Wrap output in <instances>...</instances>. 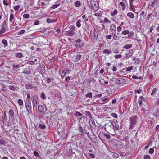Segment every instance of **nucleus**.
I'll list each match as a JSON object with an SVG mask.
<instances>
[{
	"label": "nucleus",
	"mask_w": 159,
	"mask_h": 159,
	"mask_svg": "<svg viewBox=\"0 0 159 159\" xmlns=\"http://www.w3.org/2000/svg\"><path fill=\"white\" fill-rule=\"evenodd\" d=\"M137 116L136 115H132L129 118V121L130 125L129 129H132L133 128L136 126L137 121Z\"/></svg>",
	"instance_id": "1"
},
{
	"label": "nucleus",
	"mask_w": 159,
	"mask_h": 159,
	"mask_svg": "<svg viewBox=\"0 0 159 159\" xmlns=\"http://www.w3.org/2000/svg\"><path fill=\"white\" fill-rule=\"evenodd\" d=\"M112 147L115 148L121 149L123 147V144L122 143L117 139H114L111 143Z\"/></svg>",
	"instance_id": "2"
},
{
	"label": "nucleus",
	"mask_w": 159,
	"mask_h": 159,
	"mask_svg": "<svg viewBox=\"0 0 159 159\" xmlns=\"http://www.w3.org/2000/svg\"><path fill=\"white\" fill-rule=\"evenodd\" d=\"M32 102L33 109L34 110V108H37V105L39 103L38 98L37 95L34 94L33 95Z\"/></svg>",
	"instance_id": "3"
},
{
	"label": "nucleus",
	"mask_w": 159,
	"mask_h": 159,
	"mask_svg": "<svg viewBox=\"0 0 159 159\" xmlns=\"http://www.w3.org/2000/svg\"><path fill=\"white\" fill-rule=\"evenodd\" d=\"M90 3L93 10L96 11L99 9V4L98 2L96 1H91Z\"/></svg>",
	"instance_id": "4"
},
{
	"label": "nucleus",
	"mask_w": 159,
	"mask_h": 159,
	"mask_svg": "<svg viewBox=\"0 0 159 159\" xmlns=\"http://www.w3.org/2000/svg\"><path fill=\"white\" fill-rule=\"evenodd\" d=\"M25 102L27 111L28 112L30 113L31 112V110L32 108L30 99L26 100L25 101Z\"/></svg>",
	"instance_id": "5"
},
{
	"label": "nucleus",
	"mask_w": 159,
	"mask_h": 159,
	"mask_svg": "<svg viewBox=\"0 0 159 159\" xmlns=\"http://www.w3.org/2000/svg\"><path fill=\"white\" fill-rule=\"evenodd\" d=\"M38 71L41 74L44 73L45 71V66L42 64H40L37 68Z\"/></svg>",
	"instance_id": "6"
},
{
	"label": "nucleus",
	"mask_w": 159,
	"mask_h": 159,
	"mask_svg": "<svg viewBox=\"0 0 159 159\" xmlns=\"http://www.w3.org/2000/svg\"><path fill=\"white\" fill-rule=\"evenodd\" d=\"M115 83L117 84H120L121 86H123L124 84H126L125 80L123 78L115 79Z\"/></svg>",
	"instance_id": "7"
},
{
	"label": "nucleus",
	"mask_w": 159,
	"mask_h": 159,
	"mask_svg": "<svg viewBox=\"0 0 159 159\" xmlns=\"http://www.w3.org/2000/svg\"><path fill=\"white\" fill-rule=\"evenodd\" d=\"M159 4V0H154L149 3L148 6L152 7H154Z\"/></svg>",
	"instance_id": "8"
},
{
	"label": "nucleus",
	"mask_w": 159,
	"mask_h": 159,
	"mask_svg": "<svg viewBox=\"0 0 159 159\" xmlns=\"http://www.w3.org/2000/svg\"><path fill=\"white\" fill-rule=\"evenodd\" d=\"M113 129L114 130H118L120 129V126L119 124L117 121H116L113 122Z\"/></svg>",
	"instance_id": "9"
},
{
	"label": "nucleus",
	"mask_w": 159,
	"mask_h": 159,
	"mask_svg": "<svg viewBox=\"0 0 159 159\" xmlns=\"http://www.w3.org/2000/svg\"><path fill=\"white\" fill-rule=\"evenodd\" d=\"M65 35L66 36H72L75 34V32L74 31L70 30L66 31L65 33Z\"/></svg>",
	"instance_id": "10"
},
{
	"label": "nucleus",
	"mask_w": 159,
	"mask_h": 159,
	"mask_svg": "<svg viewBox=\"0 0 159 159\" xmlns=\"http://www.w3.org/2000/svg\"><path fill=\"white\" fill-rule=\"evenodd\" d=\"M129 52L128 53H125V56L124 57V58L126 59H128L129 58L131 57L133 54V50H129Z\"/></svg>",
	"instance_id": "11"
},
{
	"label": "nucleus",
	"mask_w": 159,
	"mask_h": 159,
	"mask_svg": "<svg viewBox=\"0 0 159 159\" xmlns=\"http://www.w3.org/2000/svg\"><path fill=\"white\" fill-rule=\"evenodd\" d=\"M113 122H112L111 123V122H109V123H107V124H105L104 125V126H106V125H107V127L105 128V130L107 132V130H106V129H108V128H109L110 127V128H111V129H113Z\"/></svg>",
	"instance_id": "12"
},
{
	"label": "nucleus",
	"mask_w": 159,
	"mask_h": 159,
	"mask_svg": "<svg viewBox=\"0 0 159 159\" xmlns=\"http://www.w3.org/2000/svg\"><path fill=\"white\" fill-rule=\"evenodd\" d=\"M9 89L12 91H15L19 89V87L16 86V84L12 85L9 86Z\"/></svg>",
	"instance_id": "13"
},
{
	"label": "nucleus",
	"mask_w": 159,
	"mask_h": 159,
	"mask_svg": "<svg viewBox=\"0 0 159 159\" xmlns=\"http://www.w3.org/2000/svg\"><path fill=\"white\" fill-rule=\"evenodd\" d=\"M78 130L81 133L80 135L82 137H84L85 136L83 128L80 125L79 127Z\"/></svg>",
	"instance_id": "14"
},
{
	"label": "nucleus",
	"mask_w": 159,
	"mask_h": 159,
	"mask_svg": "<svg viewBox=\"0 0 159 159\" xmlns=\"http://www.w3.org/2000/svg\"><path fill=\"white\" fill-rule=\"evenodd\" d=\"M25 85L27 89H30L34 88V86L31 85L30 83L25 84Z\"/></svg>",
	"instance_id": "15"
},
{
	"label": "nucleus",
	"mask_w": 159,
	"mask_h": 159,
	"mask_svg": "<svg viewBox=\"0 0 159 159\" xmlns=\"http://www.w3.org/2000/svg\"><path fill=\"white\" fill-rule=\"evenodd\" d=\"M9 113L11 116V119L14 120V113L13 110L12 109H10Z\"/></svg>",
	"instance_id": "16"
},
{
	"label": "nucleus",
	"mask_w": 159,
	"mask_h": 159,
	"mask_svg": "<svg viewBox=\"0 0 159 159\" xmlns=\"http://www.w3.org/2000/svg\"><path fill=\"white\" fill-rule=\"evenodd\" d=\"M86 115L88 116L89 117V121H92L93 120L92 115L90 114V112L88 111H85Z\"/></svg>",
	"instance_id": "17"
},
{
	"label": "nucleus",
	"mask_w": 159,
	"mask_h": 159,
	"mask_svg": "<svg viewBox=\"0 0 159 159\" xmlns=\"http://www.w3.org/2000/svg\"><path fill=\"white\" fill-rule=\"evenodd\" d=\"M38 110L39 112H42L44 110V107L42 105H39L38 107Z\"/></svg>",
	"instance_id": "18"
},
{
	"label": "nucleus",
	"mask_w": 159,
	"mask_h": 159,
	"mask_svg": "<svg viewBox=\"0 0 159 159\" xmlns=\"http://www.w3.org/2000/svg\"><path fill=\"white\" fill-rule=\"evenodd\" d=\"M57 21L56 19L55 20H52L49 18H48L46 20L47 22L48 23H53V22H56Z\"/></svg>",
	"instance_id": "19"
},
{
	"label": "nucleus",
	"mask_w": 159,
	"mask_h": 159,
	"mask_svg": "<svg viewBox=\"0 0 159 159\" xmlns=\"http://www.w3.org/2000/svg\"><path fill=\"white\" fill-rule=\"evenodd\" d=\"M98 36V33L97 31H95L93 34V38L94 39H97Z\"/></svg>",
	"instance_id": "20"
},
{
	"label": "nucleus",
	"mask_w": 159,
	"mask_h": 159,
	"mask_svg": "<svg viewBox=\"0 0 159 159\" xmlns=\"http://www.w3.org/2000/svg\"><path fill=\"white\" fill-rule=\"evenodd\" d=\"M127 16L133 19L134 18V14L132 12H129L127 14Z\"/></svg>",
	"instance_id": "21"
},
{
	"label": "nucleus",
	"mask_w": 159,
	"mask_h": 159,
	"mask_svg": "<svg viewBox=\"0 0 159 159\" xmlns=\"http://www.w3.org/2000/svg\"><path fill=\"white\" fill-rule=\"evenodd\" d=\"M33 154L34 156L37 157L36 159H39L40 158L39 154L36 151H34V152Z\"/></svg>",
	"instance_id": "22"
},
{
	"label": "nucleus",
	"mask_w": 159,
	"mask_h": 159,
	"mask_svg": "<svg viewBox=\"0 0 159 159\" xmlns=\"http://www.w3.org/2000/svg\"><path fill=\"white\" fill-rule=\"evenodd\" d=\"M132 45L131 44H126L123 46V48L126 49H128L132 47Z\"/></svg>",
	"instance_id": "23"
},
{
	"label": "nucleus",
	"mask_w": 159,
	"mask_h": 159,
	"mask_svg": "<svg viewBox=\"0 0 159 159\" xmlns=\"http://www.w3.org/2000/svg\"><path fill=\"white\" fill-rule=\"evenodd\" d=\"M103 53L107 54L108 55L112 53L111 51H110L107 49H105L104 50H103Z\"/></svg>",
	"instance_id": "24"
},
{
	"label": "nucleus",
	"mask_w": 159,
	"mask_h": 159,
	"mask_svg": "<svg viewBox=\"0 0 159 159\" xmlns=\"http://www.w3.org/2000/svg\"><path fill=\"white\" fill-rule=\"evenodd\" d=\"M74 5L76 7H80L81 5V2L80 1H77L75 3Z\"/></svg>",
	"instance_id": "25"
},
{
	"label": "nucleus",
	"mask_w": 159,
	"mask_h": 159,
	"mask_svg": "<svg viewBox=\"0 0 159 159\" xmlns=\"http://www.w3.org/2000/svg\"><path fill=\"white\" fill-rule=\"evenodd\" d=\"M110 28L112 30L114 31H116V26L114 24L111 25Z\"/></svg>",
	"instance_id": "26"
},
{
	"label": "nucleus",
	"mask_w": 159,
	"mask_h": 159,
	"mask_svg": "<svg viewBox=\"0 0 159 159\" xmlns=\"http://www.w3.org/2000/svg\"><path fill=\"white\" fill-rule=\"evenodd\" d=\"M133 69V67L132 66H131L127 68H125L123 69V71H124L125 69H126V70L127 71H130L131 70Z\"/></svg>",
	"instance_id": "27"
},
{
	"label": "nucleus",
	"mask_w": 159,
	"mask_h": 159,
	"mask_svg": "<svg viewBox=\"0 0 159 159\" xmlns=\"http://www.w3.org/2000/svg\"><path fill=\"white\" fill-rule=\"evenodd\" d=\"M41 98L43 100H45L46 98V97L44 93L42 92L41 93L40 95Z\"/></svg>",
	"instance_id": "28"
},
{
	"label": "nucleus",
	"mask_w": 159,
	"mask_h": 159,
	"mask_svg": "<svg viewBox=\"0 0 159 159\" xmlns=\"http://www.w3.org/2000/svg\"><path fill=\"white\" fill-rule=\"evenodd\" d=\"M81 21L80 20H78L76 23V26L78 27H80L81 26L80 22Z\"/></svg>",
	"instance_id": "29"
},
{
	"label": "nucleus",
	"mask_w": 159,
	"mask_h": 159,
	"mask_svg": "<svg viewBox=\"0 0 159 159\" xmlns=\"http://www.w3.org/2000/svg\"><path fill=\"white\" fill-rule=\"evenodd\" d=\"M74 115L76 117L81 116L82 114L81 113L78 111H76L74 114Z\"/></svg>",
	"instance_id": "30"
},
{
	"label": "nucleus",
	"mask_w": 159,
	"mask_h": 159,
	"mask_svg": "<svg viewBox=\"0 0 159 159\" xmlns=\"http://www.w3.org/2000/svg\"><path fill=\"white\" fill-rule=\"evenodd\" d=\"M105 134V133H104L103 132H101L99 133V135H98V137L100 138L101 137H104Z\"/></svg>",
	"instance_id": "31"
},
{
	"label": "nucleus",
	"mask_w": 159,
	"mask_h": 159,
	"mask_svg": "<svg viewBox=\"0 0 159 159\" xmlns=\"http://www.w3.org/2000/svg\"><path fill=\"white\" fill-rule=\"evenodd\" d=\"M16 56L19 58H21L22 57V54L21 53H17L15 54Z\"/></svg>",
	"instance_id": "32"
},
{
	"label": "nucleus",
	"mask_w": 159,
	"mask_h": 159,
	"mask_svg": "<svg viewBox=\"0 0 159 159\" xmlns=\"http://www.w3.org/2000/svg\"><path fill=\"white\" fill-rule=\"evenodd\" d=\"M39 127L40 129H43L46 128V126L44 125L39 124Z\"/></svg>",
	"instance_id": "33"
},
{
	"label": "nucleus",
	"mask_w": 159,
	"mask_h": 159,
	"mask_svg": "<svg viewBox=\"0 0 159 159\" xmlns=\"http://www.w3.org/2000/svg\"><path fill=\"white\" fill-rule=\"evenodd\" d=\"M14 19V17L13 15L11 13L10 14V19H9L10 22H12L13 20Z\"/></svg>",
	"instance_id": "34"
},
{
	"label": "nucleus",
	"mask_w": 159,
	"mask_h": 159,
	"mask_svg": "<svg viewBox=\"0 0 159 159\" xmlns=\"http://www.w3.org/2000/svg\"><path fill=\"white\" fill-rule=\"evenodd\" d=\"M120 5L122 7V9L124 10L125 8V3L123 2H120Z\"/></svg>",
	"instance_id": "35"
},
{
	"label": "nucleus",
	"mask_w": 159,
	"mask_h": 159,
	"mask_svg": "<svg viewBox=\"0 0 159 159\" xmlns=\"http://www.w3.org/2000/svg\"><path fill=\"white\" fill-rule=\"evenodd\" d=\"M2 43L4 45V47L7 46V41L5 39H3L2 40Z\"/></svg>",
	"instance_id": "36"
},
{
	"label": "nucleus",
	"mask_w": 159,
	"mask_h": 159,
	"mask_svg": "<svg viewBox=\"0 0 159 159\" xmlns=\"http://www.w3.org/2000/svg\"><path fill=\"white\" fill-rule=\"evenodd\" d=\"M117 10L116 9L114 10L113 12L111 13V15L112 16H113L114 15L117 14Z\"/></svg>",
	"instance_id": "37"
},
{
	"label": "nucleus",
	"mask_w": 159,
	"mask_h": 159,
	"mask_svg": "<svg viewBox=\"0 0 159 159\" xmlns=\"http://www.w3.org/2000/svg\"><path fill=\"white\" fill-rule=\"evenodd\" d=\"M60 5V4H57L53 5L52 6V7H51V8H52L53 9H55V8H57Z\"/></svg>",
	"instance_id": "38"
},
{
	"label": "nucleus",
	"mask_w": 159,
	"mask_h": 159,
	"mask_svg": "<svg viewBox=\"0 0 159 159\" xmlns=\"http://www.w3.org/2000/svg\"><path fill=\"white\" fill-rule=\"evenodd\" d=\"M18 103L20 105L22 106L23 105V102L22 100L21 99H19L18 100Z\"/></svg>",
	"instance_id": "39"
},
{
	"label": "nucleus",
	"mask_w": 159,
	"mask_h": 159,
	"mask_svg": "<svg viewBox=\"0 0 159 159\" xmlns=\"http://www.w3.org/2000/svg\"><path fill=\"white\" fill-rule=\"evenodd\" d=\"M85 133L87 134V135H88L89 138L91 140H92V138L91 137L92 135H90L89 134V132H86V130H85Z\"/></svg>",
	"instance_id": "40"
},
{
	"label": "nucleus",
	"mask_w": 159,
	"mask_h": 159,
	"mask_svg": "<svg viewBox=\"0 0 159 159\" xmlns=\"http://www.w3.org/2000/svg\"><path fill=\"white\" fill-rule=\"evenodd\" d=\"M81 57V55L78 54L77 55L75 58L76 60L77 61H79L80 60Z\"/></svg>",
	"instance_id": "41"
},
{
	"label": "nucleus",
	"mask_w": 159,
	"mask_h": 159,
	"mask_svg": "<svg viewBox=\"0 0 159 159\" xmlns=\"http://www.w3.org/2000/svg\"><path fill=\"white\" fill-rule=\"evenodd\" d=\"M122 57V56L121 54H119L118 55H115L114 56V57L116 59H118L120 58H121Z\"/></svg>",
	"instance_id": "42"
},
{
	"label": "nucleus",
	"mask_w": 159,
	"mask_h": 159,
	"mask_svg": "<svg viewBox=\"0 0 159 159\" xmlns=\"http://www.w3.org/2000/svg\"><path fill=\"white\" fill-rule=\"evenodd\" d=\"M128 37L130 38L131 36L133 37L134 35V33L133 32L131 31L129 32V34H128Z\"/></svg>",
	"instance_id": "43"
},
{
	"label": "nucleus",
	"mask_w": 159,
	"mask_h": 159,
	"mask_svg": "<svg viewBox=\"0 0 159 159\" xmlns=\"http://www.w3.org/2000/svg\"><path fill=\"white\" fill-rule=\"evenodd\" d=\"M129 33V31L128 30H124L122 31V34L126 35L128 34Z\"/></svg>",
	"instance_id": "44"
},
{
	"label": "nucleus",
	"mask_w": 159,
	"mask_h": 159,
	"mask_svg": "<svg viewBox=\"0 0 159 159\" xmlns=\"http://www.w3.org/2000/svg\"><path fill=\"white\" fill-rule=\"evenodd\" d=\"M92 96V94L91 92H89L86 95V97H89V98H91Z\"/></svg>",
	"instance_id": "45"
},
{
	"label": "nucleus",
	"mask_w": 159,
	"mask_h": 159,
	"mask_svg": "<svg viewBox=\"0 0 159 159\" xmlns=\"http://www.w3.org/2000/svg\"><path fill=\"white\" fill-rule=\"evenodd\" d=\"M23 17L24 18L28 19L30 18V16L28 14H25L23 15Z\"/></svg>",
	"instance_id": "46"
},
{
	"label": "nucleus",
	"mask_w": 159,
	"mask_h": 159,
	"mask_svg": "<svg viewBox=\"0 0 159 159\" xmlns=\"http://www.w3.org/2000/svg\"><path fill=\"white\" fill-rule=\"evenodd\" d=\"M5 30L6 29L5 28V27L3 26V28H2V30L0 31V35L4 33L5 31Z\"/></svg>",
	"instance_id": "47"
},
{
	"label": "nucleus",
	"mask_w": 159,
	"mask_h": 159,
	"mask_svg": "<svg viewBox=\"0 0 159 159\" xmlns=\"http://www.w3.org/2000/svg\"><path fill=\"white\" fill-rule=\"evenodd\" d=\"M112 156L113 157L115 158H117L118 157L119 155V154L116 153H113L112 154Z\"/></svg>",
	"instance_id": "48"
},
{
	"label": "nucleus",
	"mask_w": 159,
	"mask_h": 159,
	"mask_svg": "<svg viewBox=\"0 0 159 159\" xmlns=\"http://www.w3.org/2000/svg\"><path fill=\"white\" fill-rule=\"evenodd\" d=\"M69 28L70 30L74 31L75 29V27L73 25H71L69 27Z\"/></svg>",
	"instance_id": "49"
},
{
	"label": "nucleus",
	"mask_w": 159,
	"mask_h": 159,
	"mask_svg": "<svg viewBox=\"0 0 159 159\" xmlns=\"http://www.w3.org/2000/svg\"><path fill=\"white\" fill-rule=\"evenodd\" d=\"M20 6L19 5H17V6H15L14 7V9L15 10V11H17V10H18L19 9V8H20Z\"/></svg>",
	"instance_id": "50"
},
{
	"label": "nucleus",
	"mask_w": 159,
	"mask_h": 159,
	"mask_svg": "<svg viewBox=\"0 0 159 159\" xmlns=\"http://www.w3.org/2000/svg\"><path fill=\"white\" fill-rule=\"evenodd\" d=\"M6 143V142H5L4 140L3 139L0 140V144L3 145Z\"/></svg>",
	"instance_id": "51"
},
{
	"label": "nucleus",
	"mask_w": 159,
	"mask_h": 159,
	"mask_svg": "<svg viewBox=\"0 0 159 159\" xmlns=\"http://www.w3.org/2000/svg\"><path fill=\"white\" fill-rule=\"evenodd\" d=\"M111 115L112 117L115 118H116L118 117L117 114L115 113H112L111 114Z\"/></svg>",
	"instance_id": "52"
},
{
	"label": "nucleus",
	"mask_w": 159,
	"mask_h": 159,
	"mask_svg": "<svg viewBox=\"0 0 159 159\" xmlns=\"http://www.w3.org/2000/svg\"><path fill=\"white\" fill-rule=\"evenodd\" d=\"M25 32V31L24 30H22L18 32L17 34L18 35H21L23 34Z\"/></svg>",
	"instance_id": "53"
},
{
	"label": "nucleus",
	"mask_w": 159,
	"mask_h": 159,
	"mask_svg": "<svg viewBox=\"0 0 159 159\" xmlns=\"http://www.w3.org/2000/svg\"><path fill=\"white\" fill-rule=\"evenodd\" d=\"M88 156L89 157H90L92 158H94L95 157V155L92 153L89 154Z\"/></svg>",
	"instance_id": "54"
},
{
	"label": "nucleus",
	"mask_w": 159,
	"mask_h": 159,
	"mask_svg": "<svg viewBox=\"0 0 159 159\" xmlns=\"http://www.w3.org/2000/svg\"><path fill=\"white\" fill-rule=\"evenodd\" d=\"M27 63L28 64L32 65H34L35 64L34 61H28L27 62Z\"/></svg>",
	"instance_id": "55"
},
{
	"label": "nucleus",
	"mask_w": 159,
	"mask_h": 159,
	"mask_svg": "<svg viewBox=\"0 0 159 159\" xmlns=\"http://www.w3.org/2000/svg\"><path fill=\"white\" fill-rule=\"evenodd\" d=\"M94 15L97 17H101L102 14L101 13H97L94 14Z\"/></svg>",
	"instance_id": "56"
},
{
	"label": "nucleus",
	"mask_w": 159,
	"mask_h": 159,
	"mask_svg": "<svg viewBox=\"0 0 159 159\" xmlns=\"http://www.w3.org/2000/svg\"><path fill=\"white\" fill-rule=\"evenodd\" d=\"M113 38L114 40H116L117 39V35L116 34H114L113 35Z\"/></svg>",
	"instance_id": "57"
},
{
	"label": "nucleus",
	"mask_w": 159,
	"mask_h": 159,
	"mask_svg": "<svg viewBox=\"0 0 159 159\" xmlns=\"http://www.w3.org/2000/svg\"><path fill=\"white\" fill-rule=\"evenodd\" d=\"M104 22L109 23H110L111 22L110 21L108 20V19L107 18H104Z\"/></svg>",
	"instance_id": "58"
},
{
	"label": "nucleus",
	"mask_w": 159,
	"mask_h": 159,
	"mask_svg": "<svg viewBox=\"0 0 159 159\" xmlns=\"http://www.w3.org/2000/svg\"><path fill=\"white\" fill-rule=\"evenodd\" d=\"M154 149L153 148H151L149 150V153L151 154H152L154 153Z\"/></svg>",
	"instance_id": "59"
},
{
	"label": "nucleus",
	"mask_w": 159,
	"mask_h": 159,
	"mask_svg": "<svg viewBox=\"0 0 159 159\" xmlns=\"http://www.w3.org/2000/svg\"><path fill=\"white\" fill-rule=\"evenodd\" d=\"M138 103L140 106H141L142 105V101L139 98L138 100Z\"/></svg>",
	"instance_id": "60"
},
{
	"label": "nucleus",
	"mask_w": 159,
	"mask_h": 159,
	"mask_svg": "<svg viewBox=\"0 0 159 159\" xmlns=\"http://www.w3.org/2000/svg\"><path fill=\"white\" fill-rule=\"evenodd\" d=\"M157 90V89L156 88H154L153 89L152 91V92L151 94V95H152L154 94L156 92Z\"/></svg>",
	"instance_id": "61"
},
{
	"label": "nucleus",
	"mask_w": 159,
	"mask_h": 159,
	"mask_svg": "<svg viewBox=\"0 0 159 159\" xmlns=\"http://www.w3.org/2000/svg\"><path fill=\"white\" fill-rule=\"evenodd\" d=\"M143 157L144 159H150V156L147 155L144 156Z\"/></svg>",
	"instance_id": "62"
},
{
	"label": "nucleus",
	"mask_w": 159,
	"mask_h": 159,
	"mask_svg": "<svg viewBox=\"0 0 159 159\" xmlns=\"http://www.w3.org/2000/svg\"><path fill=\"white\" fill-rule=\"evenodd\" d=\"M84 45V44L83 43H81L80 44H78L76 45L77 46H78L79 48H82L83 46Z\"/></svg>",
	"instance_id": "63"
},
{
	"label": "nucleus",
	"mask_w": 159,
	"mask_h": 159,
	"mask_svg": "<svg viewBox=\"0 0 159 159\" xmlns=\"http://www.w3.org/2000/svg\"><path fill=\"white\" fill-rule=\"evenodd\" d=\"M76 139V136H72L71 137V140L72 141H75Z\"/></svg>",
	"instance_id": "64"
}]
</instances>
